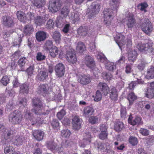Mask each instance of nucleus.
<instances>
[{
    "label": "nucleus",
    "instance_id": "obj_1",
    "mask_svg": "<svg viewBox=\"0 0 154 154\" xmlns=\"http://www.w3.org/2000/svg\"><path fill=\"white\" fill-rule=\"evenodd\" d=\"M98 88L104 95H106L109 92L110 97L112 100H116L117 99V92L114 87L111 86L109 88L106 84L103 82H100L98 85Z\"/></svg>",
    "mask_w": 154,
    "mask_h": 154
},
{
    "label": "nucleus",
    "instance_id": "obj_2",
    "mask_svg": "<svg viewBox=\"0 0 154 154\" xmlns=\"http://www.w3.org/2000/svg\"><path fill=\"white\" fill-rule=\"evenodd\" d=\"M97 58L99 61L105 64L106 68L109 71H113L116 69V66L113 62L108 61L105 56L101 52H98Z\"/></svg>",
    "mask_w": 154,
    "mask_h": 154
},
{
    "label": "nucleus",
    "instance_id": "obj_3",
    "mask_svg": "<svg viewBox=\"0 0 154 154\" xmlns=\"http://www.w3.org/2000/svg\"><path fill=\"white\" fill-rule=\"evenodd\" d=\"M33 105L34 108L32 111L37 115H40L44 111V107L42 102L38 98H35L32 100Z\"/></svg>",
    "mask_w": 154,
    "mask_h": 154
},
{
    "label": "nucleus",
    "instance_id": "obj_4",
    "mask_svg": "<svg viewBox=\"0 0 154 154\" xmlns=\"http://www.w3.org/2000/svg\"><path fill=\"white\" fill-rule=\"evenodd\" d=\"M100 5L97 2H93L87 10L88 17L91 18L96 14L98 13L100 11Z\"/></svg>",
    "mask_w": 154,
    "mask_h": 154
},
{
    "label": "nucleus",
    "instance_id": "obj_5",
    "mask_svg": "<svg viewBox=\"0 0 154 154\" xmlns=\"http://www.w3.org/2000/svg\"><path fill=\"white\" fill-rule=\"evenodd\" d=\"M141 28L144 33L149 34L152 30V27L149 20L147 18H145L141 20Z\"/></svg>",
    "mask_w": 154,
    "mask_h": 154
},
{
    "label": "nucleus",
    "instance_id": "obj_6",
    "mask_svg": "<svg viewBox=\"0 0 154 154\" xmlns=\"http://www.w3.org/2000/svg\"><path fill=\"white\" fill-rule=\"evenodd\" d=\"M137 48L140 51L146 54H151L153 50L152 45L150 43L142 44L139 43L138 44Z\"/></svg>",
    "mask_w": 154,
    "mask_h": 154
},
{
    "label": "nucleus",
    "instance_id": "obj_7",
    "mask_svg": "<svg viewBox=\"0 0 154 154\" xmlns=\"http://www.w3.org/2000/svg\"><path fill=\"white\" fill-rule=\"evenodd\" d=\"M22 118V116L20 112L17 111L12 112L10 115L9 121L12 123L17 124L20 123Z\"/></svg>",
    "mask_w": 154,
    "mask_h": 154
},
{
    "label": "nucleus",
    "instance_id": "obj_8",
    "mask_svg": "<svg viewBox=\"0 0 154 154\" xmlns=\"http://www.w3.org/2000/svg\"><path fill=\"white\" fill-rule=\"evenodd\" d=\"M77 81L82 85H86L91 81V78L88 75L85 74L79 75L77 76Z\"/></svg>",
    "mask_w": 154,
    "mask_h": 154
},
{
    "label": "nucleus",
    "instance_id": "obj_9",
    "mask_svg": "<svg viewBox=\"0 0 154 154\" xmlns=\"http://www.w3.org/2000/svg\"><path fill=\"white\" fill-rule=\"evenodd\" d=\"M104 18V23L106 26L110 23L111 17L113 15L112 10L110 9H106L103 12Z\"/></svg>",
    "mask_w": 154,
    "mask_h": 154
},
{
    "label": "nucleus",
    "instance_id": "obj_10",
    "mask_svg": "<svg viewBox=\"0 0 154 154\" xmlns=\"http://www.w3.org/2000/svg\"><path fill=\"white\" fill-rule=\"evenodd\" d=\"M126 23L128 28L132 29L135 25V20L133 14L131 13H129L126 18Z\"/></svg>",
    "mask_w": 154,
    "mask_h": 154
},
{
    "label": "nucleus",
    "instance_id": "obj_11",
    "mask_svg": "<svg viewBox=\"0 0 154 154\" xmlns=\"http://www.w3.org/2000/svg\"><path fill=\"white\" fill-rule=\"evenodd\" d=\"M62 5L61 1L55 0L53 3H51L49 6L48 9L50 11L53 13L58 11Z\"/></svg>",
    "mask_w": 154,
    "mask_h": 154
},
{
    "label": "nucleus",
    "instance_id": "obj_12",
    "mask_svg": "<svg viewBox=\"0 0 154 154\" xmlns=\"http://www.w3.org/2000/svg\"><path fill=\"white\" fill-rule=\"evenodd\" d=\"M55 71L56 75L59 77L63 76L65 73V67L62 63H59L56 65L55 67Z\"/></svg>",
    "mask_w": 154,
    "mask_h": 154
},
{
    "label": "nucleus",
    "instance_id": "obj_13",
    "mask_svg": "<svg viewBox=\"0 0 154 154\" xmlns=\"http://www.w3.org/2000/svg\"><path fill=\"white\" fill-rule=\"evenodd\" d=\"M125 37L121 33H118L116 34L114 39L120 49L121 47L125 45L126 43L125 40H124Z\"/></svg>",
    "mask_w": 154,
    "mask_h": 154
},
{
    "label": "nucleus",
    "instance_id": "obj_14",
    "mask_svg": "<svg viewBox=\"0 0 154 154\" xmlns=\"http://www.w3.org/2000/svg\"><path fill=\"white\" fill-rule=\"evenodd\" d=\"M2 22L4 26L8 27H11L14 25L13 19L8 16H3L2 18Z\"/></svg>",
    "mask_w": 154,
    "mask_h": 154
},
{
    "label": "nucleus",
    "instance_id": "obj_15",
    "mask_svg": "<svg viewBox=\"0 0 154 154\" xmlns=\"http://www.w3.org/2000/svg\"><path fill=\"white\" fill-rule=\"evenodd\" d=\"M82 123V120L78 117H74L72 121V128L75 130L80 129L81 127Z\"/></svg>",
    "mask_w": 154,
    "mask_h": 154
},
{
    "label": "nucleus",
    "instance_id": "obj_16",
    "mask_svg": "<svg viewBox=\"0 0 154 154\" xmlns=\"http://www.w3.org/2000/svg\"><path fill=\"white\" fill-rule=\"evenodd\" d=\"M32 135L34 138L38 141H41L43 139L44 133L41 130H37L32 131Z\"/></svg>",
    "mask_w": 154,
    "mask_h": 154
},
{
    "label": "nucleus",
    "instance_id": "obj_17",
    "mask_svg": "<svg viewBox=\"0 0 154 154\" xmlns=\"http://www.w3.org/2000/svg\"><path fill=\"white\" fill-rule=\"evenodd\" d=\"M66 59L68 62L72 64L75 63L77 61V59L74 53L69 51L66 54Z\"/></svg>",
    "mask_w": 154,
    "mask_h": 154
},
{
    "label": "nucleus",
    "instance_id": "obj_18",
    "mask_svg": "<svg viewBox=\"0 0 154 154\" xmlns=\"http://www.w3.org/2000/svg\"><path fill=\"white\" fill-rule=\"evenodd\" d=\"M91 135L89 132L86 133L85 136V138L83 139V142H80L79 143V145L80 147L84 148L85 145L91 142L90 138Z\"/></svg>",
    "mask_w": 154,
    "mask_h": 154
},
{
    "label": "nucleus",
    "instance_id": "obj_19",
    "mask_svg": "<svg viewBox=\"0 0 154 154\" xmlns=\"http://www.w3.org/2000/svg\"><path fill=\"white\" fill-rule=\"evenodd\" d=\"M11 133V131L5 128L4 126L0 125V134H2V136L4 137L5 139L8 138Z\"/></svg>",
    "mask_w": 154,
    "mask_h": 154
},
{
    "label": "nucleus",
    "instance_id": "obj_20",
    "mask_svg": "<svg viewBox=\"0 0 154 154\" xmlns=\"http://www.w3.org/2000/svg\"><path fill=\"white\" fill-rule=\"evenodd\" d=\"M85 63L89 68L93 69L95 66V63L94 60L90 56H86L85 59Z\"/></svg>",
    "mask_w": 154,
    "mask_h": 154
},
{
    "label": "nucleus",
    "instance_id": "obj_21",
    "mask_svg": "<svg viewBox=\"0 0 154 154\" xmlns=\"http://www.w3.org/2000/svg\"><path fill=\"white\" fill-rule=\"evenodd\" d=\"M51 35L56 43L59 44L61 40V35L60 32L57 31H54L51 33Z\"/></svg>",
    "mask_w": 154,
    "mask_h": 154
},
{
    "label": "nucleus",
    "instance_id": "obj_22",
    "mask_svg": "<svg viewBox=\"0 0 154 154\" xmlns=\"http://www.w3.org/2000/svg\"><path fill=\"white\" fill-rule=\"evenodd\" d=\"M33 6L36 8H40L45 4V0H30Z\"/></svg>",
    "mask_w": 154,
    "mask_h": 154
},
{
    "label": "nucleus",
    "instance_id": "obj_23",
    "mask_svg": "<svg viewBox=\"0 0 154 154\" xmlns=\"http://www.w3.org/2000/svg\"><path fill=\"white\" fill-rule=\"evenodd\" d=\"M40 91L43 93L45 94V96H49L48 94H51L52 92L51 88H49V86L48 85H42L40 87Z\"/></svg>",
    "mask_w": 154,
    "mask_h": 154
},
{
    "label": "nucleus",
    "instance_id": "obj_24",
    "mask_svg": "<svg viewBox=\"0 0 154 154\" xmlns=\"http://www.w3.org/2000/svg\"><path fill=\"white\" fill-rule=\"evenodd\" d=\"M36 38L38 42L44 41L46 38V34L44 32L39 31L36 34Z\"/></svg>",
    "mask_w": 154,
    "mask_h": 154
},
{
    "label": "nucleus",
    "instance_id": "obj_25",
    "mask_svg": "<svg viewBox=\"0 0 154 154\" xmlns=\"http://www.w3.org/2000/svg\"><path fill=\"white\" fill-rule=\"evenodd\" d=\"M33 28L32 25H27L23 28V32L26 35H30L33 32Z\"/></svg>",
    "mask_w": 154,
    "mask_h": 154
},
{
    "label": "nucleus",
    "instance_id": "obj_26",
    "mask_svg": "<svg viewBox=\"0 0 154 154\" xmlns=\"http://www.w3.org/2000/svg\"><path fill=\"white\" fill-rule=\"evenodd\" d=\"M137 55V52L135 50L131 51L128 53V59L129 60L133 62L136 60Z\"/></svg>",
    "mask_w": 154,
    "mask_h": 154
},
{
    "label": "nucleus",
    "instance_id": "obj_27",
    "mask_svg": "<svg viewBox=\"0 0 154 154\" xmlns=\"http://www.w3.org/2000/svg\"><path fill=\"white\" fill-rule=\"evenodd\" d=\"M89 28L87 26H81L77 29L78 34L82 36H85L89 30Z\"/></svg>",
    "mask_w": 154,
    "mask_h": 154
},
{
    "label": "nucleus",
    "instance_id": "obj_28",
    "mask_svg": "<svg viewBox=\"0 0 154 154\" xmlns=\"http://www.w3.org/2000/svg\"><path fill=\"white\" fill-rule=\"evenodd\" d=\"M146 77L147 79H149L154 78V66H151L147 69V74Z\"/></svg>",
    "mask_w": 154,
    "mask_h": 154
},
{
    "label": "nucleus",
    "instance_id": "obj_29",
    "mask_svg": "<svg viewBox=\"0 0 154 154\" xmlns=\"http://www.w3.org/2000/svg\"><path fill=\"white\" fill-rule=\"evenodd\" d=\"M54 46L52 41L47 40L43 46V48L46 51H49L52 49Z\"/></svg>",
    "mask_w": 154,
    "mask_h": 154
},
{
    "label": "nucleus",
    "instance_id": "obj_30",
    "mask_svg": "<svg viewBox=\"0 0 154 154\" xmlns=\"http://www.w3.org/2000/svg\"><path fill=\"white\" fill-rule=\"evenodd\" d=\"M48 73L44 71H41L37 76L38 80L41 81H43L45 80L48 77Z\"/></svg>",
    "mask_w": 154,
    "mask_h": 154
},
{
    "label": "nucleus",
    "instance_id": "obj_31",
    "mask_svg": "<svg viewBox=\"0 0 154 154\" xmlns=\"http://www.w3.org/2000/svg\"><path fill=\"white\" fill-rule=\"evenodd\" d=\"M45 21L46 19L44 17L41 16H37L35 19V23L38 26H41L44 24Z\"/></svg>",
    "mask_w": 154,
    "mask_h": 154
},
{
    "label": "nucleus",
    "instance_id": "obj_32",
    "mask_svg": "<svg viewBox=\"0 0 154 154\" xmlns=\"http://www.w3.org/2000/svg\"><path fill=\"white\" fill-rule=\"evenodd\" d=\"M17 15L18 20L21 22H25L27 20L25 14L21 11H18L17 13Z\"/></svg>",
    "mask_w": 154,
    "mask_h": 154
},
{
    "label": "nucleus",
    "instance_id": "obj_33",
    "mask_svg": "<svg viewBox=\"0 0 154 154\" xmlns=\"http://www.w3.org/2000/svg\"><path fill=\"white\" fill-rule=\"evenodd\" d=\"M95 147L97 148L99 150L104 151L107 149L106 146L104 144H102L100 142H96L95 143Z\"/></svg>",
    "mask_w": 154,
    "mask_h": 154
},
{
    "label": "nucleus",
    "instance_id": "obj_34",
    "mask_svg": "<svg viewBox=\"0 0 154 154\" xmlns=\"http://www.w3.org/2000/svg\"><path fill=\"white\" fill-rule=\"evenodd\" d=\"M50 55L53 57H55L58 55L60 53V51L58 48L55 46L49 51Z\"/></svg>",
    "mask_w": 154,
    "mask_h": 154
},
{
    "label": "nucleus",
    "instance_id": "obj_35",
    "mask_svg": "<svg viewBox=\"0 0 154 154\" xmlns=\"http://www.w3.org/2000/svg\"><path fill=\"white\" fill-rule=\"evenodd\" d=\"M120 4L119 0H111V8L113 9V11L116 12L117 9L119 7Z\"/></svg>",
    "mask_w": 154,
    "mask_h": 154
},
{
    "label": "nucleus",
    "instance_id": "obj_36",
    "mask_svg": "<svg viewBox=\"0 0 154 154\" xmlns=\"http://www.w3.org/2000/svg\"><path fill=\"white\" fill-rule=\"evenodd\" d=\"M29 85L26 84H24L20 85V93L27 94L29 91Z\"/></svg>",
    "mask_w": 154,
    "mask_h": 154
},
{
    "label": "nucleus",
    "instance_id": "obj_37",
    "mask_svg": "<svg viewBox=\"0 0 154 154\" xmlns=\"http://www.w3.org/2000/svg\"><path fill=\"white\" fill-rule=\"evenodd\" d=\"M86 48L84 44L82 42H79L77 44L76 50L80 53H82L85 50Z\"/></svg>",
    "mask_w": 154,
    "mask_h": 154
},
{
    "label": "nucleus",
    "instance_id": "obj_38",
    "mask_svg": "<svg viewBox=\"0 0 154 154\" xmlns=\"http://www.w3.org/2000/svg\"><path fill=\"white\" fill-rule=\"evenodd\" d=\"M69 10V8L66 6L63 7L61 10V16L63 17H65L68 15Z\"/></svg>",
    "mask_w": 154,
    "mask_h": 154
},
{
    "label": "nucleus",
    "instance_id": "obj_39",
    "mask_svg": "<svg viewBox=\"0 0 154 154\" xmlns=\"http://www.w3.org/2000/svg\"><path fill=\"white\" fill-rule=\"evenodd\" d=\"M124 127L123 123L120 121H117L115 124L114 128L117 131H120Z\"/></svg>",
    "mask_w": 154,
    "mask_h": 154
},
{
    "label": "nucleus",
    "instance_id": "obj_40",
    "mask_svg": "<svg viewBox=\"0 0 154 154\" xmlns=\"http://www.w3.org/2000/svg\"><path fill=\"white\" fill-rule=\"evenodd\" d=\"M34 67L33 66H30L26 70V72L27 73L28 77H30L33 76L35 74Z\"/></svg>",
    "mask_w": 154,
    "mask_h": 154
},
{
    "label": "nucleus",
    "instance_id": "obj_41",
    "mask_svg": "<svg viewBox=\"0 0 154 154\" xmlns=\"http://www.w3.org/2000/svg\"><path fill=\"white\" fill-rule=\"evenodd\" d=\"M145 94L146 97L149 98H152L154 97V93L151 89L147 88L145 90Z\"/></svg>",
    "mask_w": 154,
    "mask_h": 154
},
{
    "label": "nucleus",
    "instance_id": "obj_42",
    "mask_svg": "<svg viewBox=\"0 0 154 154\" xmlns=\"http://www.w3.org/2000/svg\"><path fill=\"white\" fill-rule=\"evenodd\" d=\"M47 146L48 149L52 151L55 150L57 146L55 143L53 141H48L47 143Z\"/></svg>",
    "mask_w": 154,
    "mask_h": 154
},
{
    "label": "nucleus",
    "instance_id": "obj_43",
    "mask_svg": "<svg viewBox=\"0 0 154 154\" xmlns=\"http://www.w3.org/2000/svg\"><path fill=\"white\" fill-rule=\"evenodd\" d=\"M148 5L146 3L143 2L139 4L137 7L139 9H140L141 11H143L145 12L146 11V9L148 7Z\"/></svg>",
    "mask_w": 154,
    "mask_h": 154
},
{
    "label": "nucleus",
    "instance_id": "obj_44",
    "mask_svg": "<svg viewBox=\"0 0 154 154\" xmlns=\"http://www.w3.org/2000/svg\"><path fill=\"white\" fill-rule=\"evenodd\" d=\"M128 99L129 101L130 104H131L136 99V97L134 93L131 92L128 95Z\"/></svg>",
    "mask_w": 154,
    "mask_h": 154
},
{
    "label": "nucleus",
    "instance_id": "obj_45",
    "mask_svg": "<svg viewBox=\"0 0 154 154\" xmlns=\"http://www.w3.org/2000/svg\"><path fill=\"white\" fill-rule=\"evenodd\" d=\"M23 139V137H19L18 136H16L14 143L16 145H20L22 144Z\"/></svg>",
    "mask_w": 154,
    "mask_h": 154
},
{
    "label": "nucleus",
    "instance_id": "obj_46",
    "mask_svg": "<svg viewBox=\"0 0 154 154\" xmlns=\"http://www.w3.org/2000/svg\"><path fill=\"white\" fill-rule=\"evenodd\" d=\"M14 148L12 146H8L4 149V152L5 154H11L14 151Z\"/></svg>",
    "mask_w": 154,
    "mask_h": 154
},
{
    "label": "nucleus",
    "instance_id": "obj_47",
    "mask_svg": "<svg viewBox=\"0 0 154 154\" xmlns=\"http://www.w3.org/2000/svg\"><path fill=\"white\" fill-rule=\"evenodd\" d=\"M94 111V109L92 108L87 106L84 109V113L85 115H87L89 114H91Z\"/></svg>",
    "mask_w": 154,
    "mask_h": 154
},
{
    "label": "nucleus",
    "instance_id": "obj_48",
    "mask_svg": "<svg viewBox=\"0 0 154 154\" xmlns=\"http://www.w3.org/2000/svg\"><path fill=\"white\" fill-rule=\"evenodd\" d=\"M93 97L94 98V101L98 102L101 99L102 96L100 92L98 90L97 91L95 95L93 96Z\"/></svg>",
    "mask_w": 154,
    "mask_h": 154
},
{
    "label": "nucleus",
    "instance_id": "obj_49",
    "mask_svg": "<svg viewBox=\"0 0 154 154\" xmlns=\"http://www.w3.org/2000/svg\"><path fill=\"white\" fill-rule=\"evenodd\" d=\"M26 61L27 59L25 57H22L20 58L18 61L19 66L21 67L24 66Z\"/></svg>",
    "mask_w": 154,
    "mask_h": 154
},
{
    "label": "nucleus",
    "instance_id": "obj_50",
    "mask_svg": "<svg viewBox=\"0 0 154 154\" xmlns=\"http://www.w3.org/2000/svg\"><path fill=\"white\" fill-rule=\"evenodd\" d=\"M71 18L75 22L79 21L80 19V14L79 13L75 14L74 13H72Z\"/></svg>",
    "mask_w": 154,
    "mask_h": 154
},
{
    "label": "nucleus",
    "instance_id": "obj_51",
    "mask_svg": "<svg viewBox=\"0 0 154 154\" xmlns=\"http://www.w3.org/2000/svg\"><path fill=\"white\" fill-rule=\"evenodd\" d=\"M62 136L65 138H68L71 134L70 131L67 129L64 130L61 132Z\"/></svg>",
    "mask_w": 154,
    "mask_h": 154
},
{
    "label": "nucleus",
    "instance_id": "obj_52",
    "mask_svg": "<svg viewBox=\"0 0 154 154\" xmlns=\"http://www.w3.org/2000/svg\"><path fill=\"white\" fill-rule=\"evenodd\" d=\"M129 143L132 146H134L136 145L137 143V139L135 137L131 136L129 140Z\"/></svg>",
    "mask_w": 154,
    "mask_h": 154
},
{
    "label": "nucleus",
    "instance_id": "obj_53",
    "mask_svg": "<svg viewBox=\"0 0 154 154\" xmlns=\"http://www.w3.org/2000/svg\"><path fill=\"white\" fill-rule=\"evenodd\" d=\"M45 58V55L42 54L41 52H38L36 55V60L38 61H40L44 60Z\"/></svg>",
    "mask_w": 154,
    "mask_h": 154
},
{
    "label": "nucleus",
    "instance_id": "obj_54",
    "mask_svg": "<svg viewBox=\"0 0 154 154\" xmlns=\"http://www.w3.org/2000/svg\"><path fill=\"white\" fill-rule=\"evenodd\" d=\"M103 76L105 80L108 81L111 80L112 77V75L111 73H107L105 72L103 73Z\"/></svg>",
    "mask_w": 154,
    "mask_h": 154
},
{
    "label": "nucleus",
    "instance_id": "obj_55",
    "mask_svg": "<svg viewBox=\"0 0 154 154\" xmlns=\"http://www.w3.org/2000/svg\"><path fill=\"white\" fill-rule=\"evenodd\" d=\"M140 133L143 135L146 136L149 134V131L144 128H141L139 130Z\"/></svg>",
    "mask_w": 154,
    "mask_h": 154
},
{
    "label": "nucleus",
    "instance_id": "obj_56",
    "mask_svg": "<svg viewBox=\"0 0 154 154\" xmlns=\"http://www.w3.org/2000/svg\"><path fill=\"white\" fill-rule=\"evenodd\" d=\"M139 74H141L140 72H137V74H136L135 75L134 74H133L134 77H136V79H137V81H135V82H137V84H143L144 82V81L140 78V77H137V75H138Z\"/></svg>",
    "mask_w": 154,
    "mask_h": 154
},
{
    "label": "nucleus",
    "instance_id": "obj_57",
    "mask_svg": "<svg viewBox=\"0 0 154 154\" xmlns=\"http://www.w3.org/2000/svg\"><path fill=\"white\" fill-rule=\"evenodd\" d=\"M9 79L7 76H3L2 78L1 82L4 85H6L9 82Z\"/></svg>",
    "mask_w": 154,
    "mask_h": 154
},
{
    "label": "nucleus",
    "instance_id": "obj_58",
    "mask_svg": "<svg viewBox=\"0 0 154 154\" xmlns=\"http://www.w3.org/2000/svg\"><path fill=\"white\" fill-rule=\"evenodd\" d=\"M66 114V112L63 109L61 110L60 111L58 112L57 114L58 118L60 119H61Z\"/></svg>",
    "mask_w": 154,
    "mask_h": 154
},
{
    "label": "nucleus",
    "instance_id": "obj_59",
    "mask_svg": "<svg viewBox=\"0 0 154 154\" xmlns=\"http://www.w3.org/2000/svg\"><path fill=\"white\" fill-rule=\"evenodd\" d=\"M54 26V23L52 20L50 19L47 22L46 27L48 29L53 28Z\"/></svg>",
    "mask_w": 154,
    "mask_h": 154
},
{
    "label": "nucleus",
    "instance_id": "obj_60",
    "mask_svg": "<svg viewBox=\"0 0 154 154\" xmlns=\"http://www.w3.org/2000/svg\"><path fill=\"white\" fill-rule=\"evenodd\" d=\"M147 143L149 145H152L154 143V136H150L147 139Z\"/></svg>",
    "mask_w": 154,
    "mask_h": 154
},
{
    "label": "nucleus",
    "instance_id": "obj_61",
    "mask_svg": "<svg viewBox=\"0 0 154 154\" xmlns=\"http://www.w3.org/2000/svg\"><path fill=\"white\" fill-rule=\"evenodd\" d=\"M133 65L132 64H128L125 67V72L127 73H129L132 72Z\"/></svg>",
    "mask_w": 154,
    "mask_h": 154
},
{
    "label": "nucleus",
    "instance_id": "obj_62",
    "mask_svg": "<svg viewBox=\"0 0 154 154\" xmlns=\"http://www.w3.org/2000/svg\"><path fill=\"white\" fill-rule=\"evenodd\" d=\"M63 18L58 17L56 20V23L58 27H60L63 25Z\"/></svg>",
    "mask_w": 154,
    "mask_h": 154
},
{
    "label": "nucleus",
    "instance_id": "obj_63",
    "mask_svg": "<svg viewBox=\"0 0 154 154\" xmlns=\"http://www.w3.org/2000/svg\"><path fill=\"white\" fill-rule=\"evenodd\" d=\"M126 115V109L125 107H122L121 109V116L122 118H124L125 117Z\"/></svg>",
    "mask_w": 154,
    "mask_h": 154
},
{
    "label": "nucleus",
    "instance_id": "obj_64",
    "mask_svg": "<svg viewBox=\"0 0 154 154\" xmlns=\"http://www.w3.org/2000/svg\"><path fill=\"white\" fill-rule=\"evenodd\" d=\"M98 119L96 117L92 116L89 119L90 122L92 124H94L98 122Z\"/></svg>",
    "mask_w": 154,
    "mask_h": 154
}]
</instances>
